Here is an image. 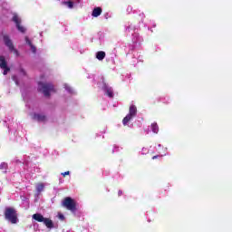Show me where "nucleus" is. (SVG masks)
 <instances>
[{
	"label": "nucleus",
	"instance_id": "obj_16",
	"mask_svg": "<svg viewBox=\"0 0 232 232\" xmlns=\"http://www.w3.org/2000/svg\"><path fill=\"white\" fill-rule=\"evenodd\" d=\"M101 14H102V9L101 7H95L92 10V17H99V15H101Z\"/></svg>",
	"mask_w": 232,
	"mask_h": 232
},
{
	"label": "nucleus",
	"instance_id": "obj_2",
	"mask_svg": "<svg viewBox=\"0 0 232 232\" xmlns=\"http://www.w3.org/2000/svg\"><path fill=\"white\" fill-rule=\"evenodd\" d=\"M4 214L5 220L11 224H17V222H19V218H17V210H15V208L7 207L5 208Z\"/></svg>",
	"mask_w": 232,
	"mask_h": 232
},
{
	"label": "nucleus",
	"instance_id": "obj_21",
	"mask_svg": "<svg viewBox=\"0 0 232 232\" xmlns=\"http://www.w3.org/2000/svg\"><path fill=\"white\" fill-rule=\"evenodd\" d=\"M0 169H1L2 171H6V169H8V163H6V162H2V163L0 164Z\"/></svg>",
	"mask_w": 232,
	"mask_h": 232
},
{
	"label": "nucleus",
	"instance_id": "obj_23",
	"mask_svg": "<svg viewBox=\"0 0 232 232\" xmlns=\"http://www.w3.org/2000/svg\"><path fill=\"white\" fill-rule=\"evenodd\" d=\"M134 57L137 58L138 63H142L144 61V57L140 54H139V53H137L136 54H134Z\"/></svg>",
	"mask_w": 232,
	"mask_h": 232
},
{
	"label": "nucleus",
	"instance_id": "obj_24",
	"mask_svg": "<svg viewBox=\"0 0 232 232\" xmlns=\"http://www.w3.org/2000/svg\"><path fill=\"white\" fill-rule=\"evenodd\" d=\"M148 153H150V149L143 147L141 149V151L140 152V155H148Z\"/></svg>",
	"mask_w": 232,
	"mask_h": 232
},
{
	"label": "nucleus",
	"instance_id": "obj_4",
	"mask_svg": "<svg viewBox=\"0 0 232 232\" xmlns=\"http://www.w3.org/2000/svg\"><path fill=\"white\" fill-rule=\"evenodd\" d=\"M62 206L72 213H75V211H77V202L70 197H67L63 200Z\"/></svg>",
	"mask_w": 232,
	"mask_h": 232
},
{
	"label": "nucleus",
	"instance_id": "obj_5",
	"mask_svg": "<svg viewBox=\"0 0 232 232\" xmlns=\"http://www.w3.org/2000/svg\"><path fill=\"white\" fill-rule=\"evenodd\" d=\"M33 219L36 222H43L47 229H53V221L48 218H44L42 214L36 213L33 215Z\"/></svg>",
	"mask_w": 232,
	"mask_h": 232
},
{
	"label": "nucleus",
	"instance_id": "obj_14",
	"mask_svg": "<svg viewBox=\"0 0 232 232\" xmlns=\"http://www.w3.org/2000/svg\"><path fill=\"white\" fill-rule=\"evenodd\" d=\"M143 39L142 37L139 34V33H134L132 34V43L134 44H140L142 43Z\"/></svg>",
	"mask_w": 232,
	"mask_h": 232
},
{
	"label": "nucleus",
	"instance_id": "obj_11",
	"mask_svg": "<svg viewBox=\"0 0 232 232\" xmlns=\"http://www.w3.org/2000/svg\"><path fill=\"white\" fill-rule=\"evenodd\" d=\"M46 186H48V183H44V182H38L35 184L36 198L41 195V193H43V191H44V188H46Z\"/></svg>",
	"mask_w": 232,
	"mask_h": 232
},
{
	"label": "nucleus",
	"instance_id": "obj_1",
	"mask_svg": "<svg viewBox=\"0 0 232 232\" xmlns=\"http://www.w3.org/2000/svg\"><path fill=\"white\" fill-rule=\"evenodd\" d=\"M41 80L38 82V90L44 95V97H50L52 93H55L57 90L52 82H48V77L42 75Z\"/></svg>",
	"mask_w": 232,
	"mask_h": 232
},
{
	"label": "nucleus",
	"instance_id": "obj_19",
	"mask_svg": "<svg viewBox=\"0 0 232 232\" xmlns=\"http://www.w3.org/2000/svg\"><path fill=\"white\" fill-rule=\"evenodd\" d=\"M150 130L152 131V133H159V125L157 124V122H153L150 125Z\"/></svg>",
	"mask_w": 232,
	"mask_h": 232
},
{
	"label": "nucleus",
	"instance_id": "obj_27",
	"mask_svg": "<svg viewBox=\"0 0 232 232\" xmlns=\"http://www.w3.org/2000/svg\"><path fill=\"white\" fill-rule=\"evenodd\" d=\"M140 17H141V21H142V19H144V17H145L144 13H140Z\"/></svg>",
	"mask_w": 232,
	"mask_h": 232
},
{
	"label": "nucleus",
	"instance_id": "obj_12",
	"mask_svg": "<svg viewBox=\"0 0 232 232\" xmlns=\"http://www.w3.org/2000/svg\"><path fill=\"white\" fill-rule=\"evenodd\" d=\"M125 32L126 34H137V26L131 23H128L125 25Z\"/></svg>",
	"mask_w": 232,
	"mask_h": 232
},
{
	"label": "nucleus",
	"instance_id": "obj_28",
	"mask_svg": "<svg viewBox=\"0 0 232 232\" xmlns=\"http://www.w3.org/2000/svg\"><path fill=\"white\" fill-rule=\"evenodd\" d=\"M121 195H122V190H119L118 191V197H121Z\"/></svg>",
	"mask_w": 232,
	"mask_h": 232
},
{
	"label": "nucleus",
	"instance_id": "obj_8",
	"mask_svg": "<svg viewBox=\"0 0 232 232\" xmlns=\"http://www.w3.org/2000/svg\"><path fill=\"white\" fill-rule=\"evenodd\" d=\"M13 22L15 23L17 30L19 32H22V34H24L26 32V29L21 25V17L17 14H13Z\"/></svg>",
	"mask_w": 232,
	"mask_h": 232
},
{
	"label": "nucleus",
	"instance_id": "obj_9",
	"mask_svg": "<svg viewBox=\"0 0 232 232\" xmlns=\"http://www.w3.org/2000/svg\"><path fill=\"white\" fill-rule=\"evenodd\" d=\"M0 68L1 70H4V75H7L8 72H10V67L8 66V63H6L5 56H0Z\"/></svg>",
	"mask_w": 232,
	"mask_h": 232
},
{
	"label": "nucleus",
	"instance_id": "obj_25",
	"mask_svg": "<svg viewBox=\"0 0 232 232\" xmlns=\"http://www.w3.org/2000/svg\"><path fill=\"white\" fill-rule=\"evenodd\" d=\"M57 218H59V220H61L62 222H64V220L66 219V218L64 217V215L61 212L58 213Z\"/></svg>",
	"mask_w": 232,
	"mask_h": 232
},
{
	"label": "nucleus",
	"instance_id": "obj_6",
	"mask_svg": "<svg viewBox=\"0 0 232 232\" xmlns=\"http://www.w3.org/2000/svg\"><path fill=\"white\" fill-rule=\"evenodd\" d=\"M3 42L5 44V46L8 48L9 52H12L16 56L19 55V51L15 49V47L14 46V42H12V39L8 34H3Z\"/></svg>",
	"mask_w": 232,
	"mask_h": 232
},
{
	"label": "nucleus",
	"instance_id": "obj_17",
	"mask_svg": "<svg viewBox=\"0 0 232 232\" xmlns=\"http://www.w3.org/2000/svg\"><path fill=\"white\" fill-rule=\"evenodd\" d=\"M106 57V53L103 51H99L96 53V59L98 61H104V58Z\"/></svg>",
	"mask_w": 232,
	"mask_h": 232
},
{
	"label": "nucleus",
	"instance_id": "obj_32",
	"mask_svg": "<svg viewBox=\"0 0 232 232\" xmlns=\"http://www.w3.org/2000/svg\"><path fill=\"white\" fill-rule=\"evenodd\" d=\"M152 26L155 28V26H157L156 24H152Z\"/></svg>",
	"mask_w": 232,
	"mask_h": 232
},
{
	"label": "nucleus",
	"instance_id": "obj_10",
	"mask_svg": "<svg viewBox=\"0 0 232 232\" xmlns=\"http://www.w3.org/2000/svg\"><path fill=\"white\" fill-rule=\"evenodd\" d=\"M79 3H81V0H63L62 5L72 10V8H75V5H79Z\"/></svg>",
	"mask_w": 232,
	"mask_h": 232
},
{
	"label": "nucleus",
	"instance_id": "obj_26",
	"mask_svg": "<svg viewBox=\"0 0 232 232\" xmlns=\"http://www.w3.org/2000/svg\"><path fill=\"white\" fill-rule=\"evenodd\" d=\"M63 177H66V175H70V171L62 172Z\"/></svg>",
	"mask_w": 232,
	"mask_h": 232
},
{
	"label": "nucleus",
	"instance_id": "obj_31",
	"mask_svg": "<svg viewBox=\"0 0 232 232\" xmlns=\"http://www.w3.org/2000/svg\"><path fill=\"white\" fill-rule=\"evenodd\" d=\"M128 10H131V7H128Z\"/></svg>",
	"mask_w": 232,
	"mask_h": 232
},
{
	"label": "nucleus",
	"instance_id": "obj_7",
	"mask_svg": "<svg viewBox=\"0 0 232 232\" xmlns=\"http://www.w3.org/2000/svg\"><path fill=\"white\" fill-rule=\"evenodd\" d=\"M101 81L102 82L98 83V87H100L101 90H102L105 92V94L111 99L113 97V89H111V87H110L106 83V82L104 81V78H102Z\"/></svg>",
	"mask_w": 232,
	"mask_h": 232
},
{
	"label": "nucleus",
	"instance_id": "obj_13",
	"mask_svg": "<svg viewBox=\"0 0 232 232\" xmlns=\"http://www.w3.org/2000/svg\"><path fill=\"white\" fill-rule=\"evenodd\" d=\"M33 119L38 121V122H46V116L44 114L34 113Z\"/></svg>",
	"mask_w": 232,
	"mask_h": 232
},
{
	"label": "nucleus",
	"instance_id": "obj_22",
	"mask_svg": "<svg viewBox=\"0 0 232 232\" xmlns=\"http://www.w3.org/2000/svg\"><path fill=\"white\" fill-rule=\"evenodd\" d=\"M122 150V147H119L117 145H114L112 147V153H119V151H121Z\"/></svg>",
	"mask_w": 232,
	"mask_h": 232
},
{
	"label": "nucleus",
	"instance_id": "obj_3",
	"mask_svg": "<svg viewBox=\"0 0 232 232\" xmlns=\"http://www.w3.org/2000/svg\"><path fill=\"white\" fill-rule=\"evenodd\" d=\"M135 117H137V106L130 105L129 108V113L122 120L123 126L131 128L132 125H130V122H131V120L135 119Z\"/></svg>",
	"mask_w": 232,
	"mask_h": 232
},
{
	"label": "nucleus",
	"instance_id": "obj_18",
	"mask_svg": "<svg viewBox=\"0 0 232 232\" xmlns=\"http://www.w3.org/2000/svg\"><path fill=\"white\" fill-rule=\"evenodd\" d=\"M25 42L26 44L30 46L31 52H33V53H35V52H37V49L35 48V46H34V44H32V42L30 41V39H28V37H25Z\"/></svg>",
	"mask_w": 232,
	"mask_h": 232
},
{
	"label": "nucleus",
	"instance_id": "obj_15",
	"mask_svg": "<svg viewBox=\"0 0 232 232\" xmlns=\"http://www.w3.org/2000/svg\"><path fill=\"white\" fill-rule=\"evenodd\" d=\"M157 151L161 155V157L166 156V153H168V148L161 146L160 144L158 145V148H156Z\"/></svg>",
	"mask_w": 232,
	"mask_h": 232
},
{
	"label": "nucleus",
	"instance_id": "obj_29",
	"mask_svg": "<svg viewBox=\"0 0 232 232\" xmlns=\"http://www.w3.org/2000/svg\"><path fill=\"white\" fill-rule=\"evenodd\" d=\"M155 159H159V156H153L152 160H155Z\"/></svg>",
	"mask_w": 232,
	"mask_h": 232
},
{
	"label": "nucleus",
	"instance_id": "obj_30",
	"mask_svg": "<svg viewBox=\"0 0 232 232\" xmlns=\"http://www.w3.org/2000/svg\"><path fill=\"white\" fill-rule=\"evenodd\" d=\"M21 72L23 73V75H24V74H25V72H24V70H22V71H21Z\"/></svg>",
	"mask_w": 232,
	"mask_h": 232
},
{
	"label": "nucleus",
	"instance_id": "obj_20",
	"mask_svg": "<svg viewBox=\"0 0 232 232\" xmlns=\"http://www.w3.org/2000/svg\"><path fill=\"white\" fill-rule=\"evenodd\" d=\"M63 87L66 90V92H68V93H74L73 88L68 85V83H64Z\"/></svg>",
	"mask_w": 232,
	"mask_h": 232
}]
</instances>
